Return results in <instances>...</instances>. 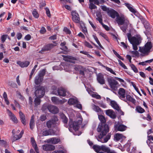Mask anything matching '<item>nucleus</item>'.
I'll list each match as a JSON object with an SVG mask.
<instances>
[{"mask_svg": "<svg viewBox=\"0 0 153 153\" xmlns=\"http://www.w3.org/2000/svg\"><path fill=\"white\" fill-rule=\"evenodd\" d=\"M51 89L53 90V91H52V94H55L54 93L56 92V91H58L56 87L55 86H53L51 87Z\"/></svg>", "mask_w": 153, "mask_h": 153, "instance_id": "obj_61", "label": "nucleus"}, {"mask_svg": "<svg viewBox=\"0 0 153 153\" xmlns=\"http://www.w3.org/2000/svg\"><path fill=\"white\" fill-rule=\"evenodd\" d=\"M43 149L45 151H52L54 150L55 149V146L52 145L46 144L42 146Z\"/></svg>", "mask_w": 153, "mask_h": 153, "instance_id": "obj_19", "label": "nucleus"}, {"mask_svg": "<svg viewBox=\"0 0 153 153\" xmlns=\"http://www.w3.org/2000/svg\"><path fill=\"white\" fill-rule=\"evenodd\" d=\"M19 136L20 135L19 134L18 135H14L12 137L13 141H15L21 138L19 137Z\"/></svg>", "mask_w": 153, "mask_h": 153, "instance_id": "obj_50", "label": "nucleus"}, {"mask_svg": "<svg viewBox=\"0 0 153 153\" xmlns=\"http://www.w3.org/2000/svg\"><path fill=\"white\" fill-rule=\"evenodd\" d=\"M141 20L146 29V31H144V33L148 36L149 34H150L149 24L148 23V22L144 19L142 18Z\"/></svg>", "mask_w": 153, "mask_h": 153, "instance_id": "obj_10", "label": "nucleus"}, {"mask_svg": "<svg viewBox=\"0 0 153 153\" xmlns=\"http://www.w3.org/2000/svg\"><path fill=\"white\" fill-rule=\"evenodd\" d=\"M108 81L110 87L112 90L114 91L117 90V85L118 83L117 81L112 78H108Z\"/></svg>", "mask_w": 153, "mask_h": 153, "instance_id": "obj_8", "label": "nucleus"}, {"mask_svg": "<svg viewBox=\"0 0 153 153\" xmlns=\"http://www.w3.org/2000/svg\"><path fill=\"white\" fill-rule=\"evenodd\" d=\"M54 93L56 95H58L62 97L68 96L70 94L69 91L62 88H58L57 91H56Z\"/></svg>", "mask_w": 153, "mask_h": 153, "instance_id": "obj_9", "label": "nucleus"}, {"mask_svg": "<svg viewBox=\"0 0 153 153\" xmlns=\"http://www.w3.org/2000/svg\"><path fill=\"white\" fill-rule=\"evenodd\" d=\"M106 114L111 118L115 119L116 117V115L115 112L111 109H108L105 111Z\"/></svg>", "mask_w": 153, "mask_h": 153, "instance_id": "obj_21", "label": "nucleus"}, {"mask_svg": "<svg viewBox=\"0 0 153 153\" xmlns=\"http://www.w3.org/2000/svg\"><path fill=\"white\" fill-rule=\"evenodd\" d=\"M71 72H73V74H76V67L75 65L73 66L72 68H71L70 70Z\"/></svg>", "mask_w": 153, "mask_h": 153, "instance_id": "obj_51", "label": "nucleus"}, {"mask_svg": "<svg viewBox=\"0 0 153 153\" xmlns=\"http://www.w3.org/2000/svg\"><path fill=\"white\" fill-rule=\"evenodd\" d=\"M34 88L35 90L34 94L35 96L39 98L42 97L45 94V90L43 87L40 85H35Z\"/></svg>", "mask_w": 153, "mask_h": 153, "instance_id": "obj_5", "label": "nucleus"}, {"mask_svg": "<svg viewBox=\"0 0 153 153\" xmlns=\"http://www.w3.org/2000/svg\"><path fill=\"white\" fill-rule=\"evenodd\" d=\"M89 8L91 10L97 8V7L93 3L90 2V4L89 5Z\"/></svg>", "mask_w": 153, "mask_h": 153, "instance_id": "obj_48", "label": "nucleus"}, {"mask_svg": "<svg viewBox=\"0 0 153 153\" xmlns=\"http://www.w3.org/2000/svg\"><path fill=\"white\" fill-rule=\"evenodd\" d=\"M136 110L138 112L142 113L145 112V111L140 106H137L136 107Z\"/></svg>", "mask_w": 153, "mask_h": 153, "instance_id": "obj_42", "label": "nucleus"}, {"mask_svg": "<svg viewBox=\"0 0 153 153\" xmlns=\"http://www.w3.org/2000/svg\"><path fill=\"white\" fill-rule=\"evenodd\" d=\"M110 105L114 109L117 111L120 110V108L117 103L114 101H111L110 102Z\"/></svg>", "mask_w": 153, "mask_h": 153, "instance_id": "obj_31", "label": "nucleus"}, {"mask_svg": "<svg viewBox=\"0 0 153 153\" xmlns=\"http://www.w3.org/2000/svg\"><path fill=\"white\" fill-rule=\"evenodd\" d=\"M72 19L74 22L76 24V10H73L71 13Z\"/></svg>", "mask_w": 153, "mask_h": 153, "instance_id": "obj_33", "label": "nucleus"}, {"mask_svg": "<svg viewBox=\"0 0 153 153\" xmlns=\"http://www.w3.org/2000/svg\"><path fill=\"white\" fill-rule=\"evenodd\" d=\"M31 142L33 144V146L34 147L35 151L37 153H39V149H38L35 140L33 137H31Z\"/></svg>", "mask_w": 153, "mask_h": 153, "instance_id": "obj_29", "label": "nucleus"}, {"mask_svg": "<svg viewBox=\"0 0 153 153\" xmlns=\"http://www.w3.org/2000/svg\"><path fill=\"white\" fill-rule=\"evenodd\" d=\"M63 31L67 34H70L71 33L70 30L66 27L64 28Z\"/></svg>", "mask_w": 153, "mask_h": 153, "instance_id": "obj_63", "label": "nucleus"}, {"mask_svg": "<svg viewBox=\"0 0 153 153\" xmlns=\"http://www.w3.org/2000/svg\"><path fill=\"white\" fill-rule=\"evenodd\" d=\"M17 63L22 68L27 67L30 64V62L28 61L21 62L18 61H17Z\"/></svg>", "mask_w": 153, "mask_h": 153, "instance_id": "obj_26", "label": "nucleus"}, {"mask_svg": "<svg viewBox=\"0 0 153 153\" xmlns=\"http://www.w3.org/2000/svg\"><path fill=\"white\" fill-rule=\"evenodd\" d=\"M43 79L40 76L37 75L35 78L34 82L35 84L36 85H38L41 84Z\"/></svg>", "mask_w": 153, "mask_h": 153, "instance_id": "obj_30", "label": "nucleus"}, {"mask_svg": "<svg viewBox=\"0 0 153 153\" xmlns=\"http://www.w3.org/2000/svg\"><path fill=\"white\" fill-rule=\"evenodd\" d=\"M85 45L87 47L90 48H92L93 47L90 44V43L88 42L85 41L84 43Z\"/></svg>", "mask_w": 153, "mask_h": 153, "instance_id": "obj_56", "label": "nucleus"}, {"mask_svg": "<svg viewBox=\"0 0 153 153\" xmlns=\"http://www.w3.org/2000/svg\"><path fill=\"white\" fill-rule=\"evenodd\" d=\"M40 120L42 121H45L47 119V117L46 115H42L40 117Z\"/></svg>", "mask_w": 153, "mask_h": 153, "instance_id": "obj_59", "label": "nucleus"}, {"mask_svg": "<svg viewBox=\"0 0 153 153\" xmlns=\"http://www.w3.org/2000/svg\"><path fill=\"white\" fill-rule=\"evenodd\" d=\"M68 103L70 105L76 104V100L73 98H70L68 100Z\"/></svg>", "mask_w": 153, "mask_h": 153, "instance_id": "obj_40", "label": "nucleus"}, {"mask_svg": "<svg viewBox=\"0 0 153 153\" xmlns=\"http://www.w3.org/2000/svg\"><path fill=\"white\" fill-rule=\"evenodd\" d=\"M127 36L128 40L133 46V49L135 51L138 49L137 46L141 42L142 39L140 35L132 36L130 33H128Z\"/></svg>", "mask_w": 153, "mask_h": 153, "instance_id": "obj_2", "label": "nucleus"}, {"mask_svg": "<svg viewBox=\"0 0 153 153\" xmlns=\"http://www.w3.org/2000/svg\"><path fill=\"white\" fill-rule=\"evenodd\" d=\"M7 111L9 113V115L10 117L11 120L14 123H17L18 121L17 118L12 113L11 111L9 109H7Z\"/></svg>", "mask_w": 153, "mask_h": 153, "instance_id": "obj_25", "label": "nucleus"}, {"mask_svg": "<svg viewBox=\"0 0 153 153\" xmlns=\"http://www.w3.org/2000/svg\"><path fill=\"white\" fill-rule=\"evenodd\" d=\"M113 51L114 54L119 59H121V60L123 61L124 59L122 58L116 51L114 50H113Z\"/></svg>", "mask_w": 153, "mask_h": 153, "instance_id": "obj_47", "label": "nucleus"}, {"mask_svg": "<svg viewBox=\"0 0 153 153\" xmlns=\"http://www.w3.org/2000/svg\"><path fill=\"white\" fill-rule=\"evenodd\" d=\"M69 131L73 132L74 135H76V134L73 132V130L75 132L76 131V122L75 121H74L73 120L70 119L69 122Z\"/></svg>", "mask_w": 153, "mask_h": 153, "instance_id": "obj_12", "label": "nucleus"}, {"mask_svg": "<svg viewBox=\"0 0 153 153\" xmlns=\"http://www.w3.org/2000/svg\"><path fill=\"white\" fill-rule=\"evenodd\" d=\"M52 101L55 104H58L59 99L56 97H52L51 98Z\"/></svg>", "mask_w": 153, "mask_h": 153, "instance_id": "obj_43", "label": "nucleus"}, {"mask_svg": "<svg viewBox=\"0 0 153 153\" xmlns=\"http://www.w3.org/2000/svg\"><path fill=\"white\" fill-rule=\"evenodd\" d=\"M60 117L63 122L65 124L67 123L68 121V119L65 114H61Z\"/></svg>", "mask_w": 153, "mask_h": 153, "instance_id": "obj_37", "label": "nucleus"}, {"mask_svg": "<svg viewBox=\"0 0 153 153\" xmlns=\"http://www.w3.org/2000/svg\"><path fill=\"white\" fill-rule=\"evenodd\" d=\"M126 95L125 90L123 88H120L118 91V96L119 98L124 101H126Z\"/></svg>", "mask_w": 153, "mask_h": 153, "instance_id": "obj_14", "label": "nucleus"}, {"mask_svg": "<svg viewBox=\"0 0 153 153\" xmlns=\"http://www.w3.org/2000/svg\"><path fill=\"white\" fill-rule=\"evenodd\" d=\"M114 127L116 130L121 131H125L127 128L126 126L120 124L119 122L115 123Z\"/></svg>", "mask_w": 153, "mask_h": 153, "instance_id": "obj_11", "label": "nucleus"}, {"mask_svg": "<svg viewBox=\"0 0 153 153\" xmlns=\"http://www.w3.org/2000/svg\"><path fill=\"white\" fill-rule=\"evenodd\" d=\"M46 71V69H43L40 71L38 75L43 79L44 76L45 75Z\"/></svg>", "mask_w": 153, "mask_h": 153, "instance_id": "obj_38", "label": "nucleus"}, {"mask_svg": "<svg viewBox=\"0 0 153 153\" xmlns=\"http://www.w3.org/2000/svg\"><path fill=\"white\" fill-rule=\"evenodd\" d=\"M3 98L4 99V101L6 103L7 105H9L10 104V102L8 100L7 95L6 92H4L3 95Z\"/></svg>", "mask_w": 153, "mask_h": 153, "instance_id": "obj_39", "label": "nucleus"}, {"mask_svg": "<svg viewBox=\"0 0 153 153\" xmlns=\"http://www.w3.org/2000/svg\"><path fill=\"white\" fill-rule=\"evenodd\" d=\"M78 15L77 14V23H79V27L81 29V31L85 34L88 33L87 30L85 26L84 23L82 21H79V18H78Z\"/></svg>", "mask_w": 153, "mask_h": 153, "instance_id": "obj_13", "label": "nucleus"}, {"mask_svg": "<svg viewBox=\"0 0 153 153\" xmlns=\"http://www.w3.org/2000/svg\"><path fill=\"white\" fill-rule=\"evenodd\" d=\"M101 8L102 10H103L104 11H106L107 13L108 11L110 10H109L108 8H107L105 6H101Z\"/></svg>", "mask_w": 153, "mask_h": 153, "instance_id": "obj_62", "label": "nucleus"}, {"mask_svg": "<svg viewBox=\"0 0 153 153\" xmlns=\"http://www.w3.org/2000/svg\"><path fill=\"white\" fill-rule=\"evenodd\" d=\"M116 21L119 25L125 24L127 25L129 23V22L127 18L123 14L118 16L116 19Z\"/></svg>", "mask_w": 153, "mask_h": 153, "instance_id": "obj_6", "label": "nucleus"}, {"mask_svg": "<svg viewBox=\"0 0 153 153\" xmlns=\"http://www.w3.org/2000/svg\"><path fill=\"white\" fill-rule=\"evenodd\" d=\"M97 79L98 82L100 84H105V81L103 75L101 73H99L97 75Z\"/></svg>", "mask_w": 153, "mask_h": 153, "instance_id": "obj_22", "label": "nucleus"}, {"mask_svg": "<svg viewBox=\"0 0 153 153\" xmlns=\"http://www.w3.org/2000/svg\"><path fill=\"white\" fill-rule=\"evenodd\" d=\"M43 136H46L48 135H57L58 133H56V131H54L53 129L51 130L49 129L48 130H46L43 131L42 132Z\"/></svg>", "mask_w": 153, "mask_h": 153, "instance_id": "obj_16", "label": "nucleus"}, {"mask_svg": "<svg viewBox=\"0 0 153 153\" xmlns=\"http://www.w3.org/2000/svg\"><path fill=\"white\" fill-rule=\"evenodd\" d=\"M126 101H125L126 102L127 100L134 104L136 102L135 100L131 97L130 95L126 94Z\"/></svg>", "mask_w": 153, "mask_h": 153, "instance_id": "obj_32", "label": "nucleus"}, {"mask_svg": "<svg viewBox=\"0 0 153 153\" xmlns=\"http://www.w3.org/2000/svg\"><path fill=\"white\" fill-rule=\"evenodd\" d=\"M91 107L92 109L94 111L97 113H98V114L99 113L101 114L102 113V111L98 106L93 104L91 105Z\"/></svg>", "mask_w": 153, "mask_h": 153, "instance_id": "obj_27", "label": "nucleus"}, {"mask_svg": "<svg viewBox=\"0 0 153 153\" xmlns=\"http://www.w3.org/2000/svg\"><path fill=\"white\" fill-rule=\"evenodd\" d=\"M99 33L100 35L102 36V37H103L104 39H105L106 40H108L107 37L106 35L105 34L102 32H100Z\"/></svg>", "mask_w": 153, "mask_h": 153, "instance_id": "obj_57", "label": "nucleus"}, {"mask_svg": "<svg viewBox=\"0 0 153 153\" xmlns=\"http://www.w3.org/2000/svg\"><path fill=\"white\" fill-rule=\"evenodd\" d=\"M153 61V59H152L149 60H146L145 62H140L138 63L139 65H146V63H150Z\"/></svg>", "mask_w": 153, "mask_h": 153, "instance_id": "obj_41", "label": "nucleus"}, {"mask_svg": "<svg viewBox=\"0 0 153 153\" xmlns=\"http://www.w3.org/2000/svg\"><path fill=\"white\" fill-rule=\"evenodd\" d=\"M152 47V45L150 42H147L145 45L144 47H139V51L143 54L147 55L150 51V50Z\"/></svg>", "mask_w": 153, "mask_h": 153, "instance_id": "obj_7", "label": "nucleus"}, {"mask_svg": "<svg viewBox=\"0 0 153 153\" xmlns=\"http://www.w3.org/2000/svg\"><path fill=\"white\" fill-rule=\"evenodd\" d=\"M47 108L49 111L53 114L58 113L59 111L58 108L53 105H50L48 106Z\"/></svg>", "mask_w": 153, "mask_h": 153, "instance_id": "obj_17", "label": "nucleus"}, {"mask_svg": "<svg viewBox=\"0 0 153 153\" xmlns=\"http://www.w3.org/2000/svg\"><path fill=\"white\" fill-rule=\"evenodd\" d=\"M19 114L22 123L24 125H26V120L25 115L21 111H20L19 112Z\"/></svg>", "mask_w": 153, "mask_h": 153, "instance_id": "obj_28", "label": "nucleus"}, {"mask_svg": "<svg viewBox=\"0 0 153 153\" xmlns=\"http://www.w3.org/2000/svg\"><path fill=\"white\" fill-rule=\"evenodd\" d=\"M126 137L122 134L117 133L114 135V139L116 141H118L121 139L124 140Z\"/></svg>", "mask_w": 153, "mask_h": 153, "instance_id": "obj_24", "label": "nucleus"}, {"mask_svg": "<svg viewBox=\"0 0 153 153\" xmlns=\"http://www.w3.org/2000/svg\"><path fill=\"white\" fill-rule=\"evenodd\" d=\"M130 66L131 69L135 73H137L138 72V69L133 64H131L130 65Z\"/></svg>", "mask_w": 153, "mask_h": 153, "instance_id": "obj_46", "label": "nucleus"}, {"mask_svg": "<svg viewBox=\"0 0 153 153\" xmlns=\"http://www.w3.org/2000/svg\"><path fill=\"white\" fill-rule=\"evenodd\" d=\"M7 36V35L5 34L2 36L1 37V40L2 43H4L5 41Z\"/></svg>", "mask_w": 153, "mask_h": 153, "instance_id": "obj_54", "label": "nucleus"}, {"mask_svg": "<svg viewBox=\"0 0 153 153\" xmlns=\"http://www.w3.org/2000/svg\"><path fill=\"white\" fill-rule=\"evenodd\" d=\"M56 45H54L52 43L48 44L45 46L39 51V53H44L45 51H49L53 48Z\"/></svg>", "mask_w": 153, "mask_h": 153, "instance_id": "obj_15", "label": "nucleus"}, {"mask_svg": "<svg viewBox=\"0 0 153 153\" xmlns=\"http://www.w3.org/2000/svg\"><path fill=\"white\" fill-rule=\"evenodd\" d=\"M39 97H37L35 98L34 100V103L36 106H37L40 104L41 102L40 100Z\"/></svg>", "mask_w": 153, "mask_h": 153, "instance_id": "obj_45", "label": "nucleus"}, {"mask_svg": "<svg viewBox=\"0 0 153 153\" xmlns=\"http://www.w3.org/2000/svg\"><path fill=\"white\" fill-rule=\"evenodd\" d=\"M148 140L146 141V143L147 144H148L149 142H151L150 140L153 141V137L151 135H148Z\"/></svg>", "mask_w": 153, "mask_h": 153, "instance_id": "obj_60", "label": "nucleus"}, {"mask_svg": "<svg viewBox=\"0 0 153 153\" xmlns=\"http://www.w3.org/2000/svg\"><path fill=\"white\" fill-rule=\"evenodd\" d=\"M98 118L101 123L99 124L97 128V131L100 132L97 139L99 141L102 143H106L110 139L111 136L108 134L104 138L102 137L109 131V127L108 125L105 124L106 120L104 116L98 115Z\"/></svg>", "mask_w": 153, "mask_h": 153, "instance_id": "obj_1", "label": "nucleus"}, {"mask_svg": "<svg viewBox=\"0 0 153 153\" xmlns=\"http://www.w3.org/2000/svg\"><path fill=\"white\" fill-rule=\"evenodd\" d=\"M58 120L57 117H54L53 118L49 120L46 122V126L49 129L55 128L56 130L59 131L60 130V128L57 127V126L59 124V122H58Z\"/></svg>", "mask_w": 153, "mask_h": 153, "instance_id": "obj_3", "label": "nucleus"}, {"mask_svg": "<svg viewBox=\"0 0 153 153\" xmlns=\"http://www.w3.org/2000/svg\"><path fill=\"white\" fill-rule=\"evenodd\" d=\"M105 69L107 71L110 72L111 73L115 75H116V74L111 68L106 67L105 68Z\"/></svg>", "mask_w": 153, "mask_h": 153, "instance_id": "obj_52", "label": "nucleus"}, {"mask_svg": "<svg viewBox=\"0 0 153 153\" xmlns=\"http://www.w3.org/2000/svg\"><path fill=\"white\" fill-rule=\"evenodd\" d=\"M93 97L97 99H100L101 98V96L97 94H92Z\"/></svg>", "mask_w": 153, "mask_h": 153, "instance_id": "obj_53", "label": "nucleus"}, {"mask_svg": "<svg viewBox=\"0 0 153 153\" xmlns=\"http://www.w3.org/2000/svg\"><path fill=\"white\" fill-rule=\"evenodd\" d=\"M119 64L124 69H127V68L125 65L120 60H118Z\"/></svg>", "mask_w": 153, "mask_h": 153, "instance_id": "obj_49", "label": "nucleus"}, {"mask_svg": "<svg viewBox=\"0 0 153 153\" xmlns=\"http://www.w3.org/2000/svg\"><path fill=\"white\" fill-rule=\"evenodd\" d=\"M47 142L48 143L56 144L60 143V140L57 137H52L48 139L47 140Z\"/></svg>", "mask_w": 153, "mask_h": 153, "instance_id": "obj_20", "label": "nucleus"}, {"mask_svg": "<svg viewBox=\"0 0 153 153\" xmlns=\"http://www.w3.org/2000/svg\"><path fill=\"white\" fill-rule=\"evenodd\" d=\"M77 108L80 110H82V106L81 104L77 100Z\"/></svg>", "mask_w": 153, "mask_h": 153, "instance_id": "obj_64", "label": "nucleus"}, {"mask_svg": "<svg viewBox=\"0 0 153 153\" xmlns=\"http://www.w3.org/2000/svg\"><path fill=\"white\" fill-rule=\"evenodd\" d=\"M92 148L95 152L98 153L101 150V146L97 145H94L93 146Z\"/></svg>", "mask_w": 153, "mask_h": 153, "instance_id": "obj_36", "label": "nucleus"}, {"mask_svg": "<svg viewBox=\"0 0 153 153\" xmlns=\"http://www.w3.org/2000/svg\"><path fill=\"white\" fill-rule=\"evenodd\" d=\"M35 125L34 121V116H32L30 123V126L31 129H33Z\"/></svg>", "mask_w": 153, "mask_h": 153, "instance_id": "obj_35", "label": "nucleus"}, {"mask_svg": "<svg viewBox=\"0 0 153 153\" xmlns=\"http://www.w3.org/2000/svg\"><path fill=\"white\" fill-rule=\"evenodd\" d=\"M82 118L80 114H77V135H80L85 127V124L82 123Z\"/></svg>", "mask_w": 153, "mask_h": 153, "instance_id": "obj_4", "label": "nucleus"}, {"mask_svg": "<svg viewBox=\"0 0 153 153\" xmlns=\"http://www.w3.org/2000/svg\"><path fill=\"white\" fill-rule=\"evenodd\" d=\"M101 150L103 151L104 153H109L111 151L108 147L103 145L101 146Z\"/></svg>", "mask_w": 153, "mask_h": 153, "instance_id": "obj_34", "label": "nucleus"}, {"mask_svg": "<svg viewBox=\"0 0 153 153\" xmlns=\"http://www.w3.org/2000/svg\"><path fill=\"white\" fill-rule=\"evenodd\" d=\"M131 84L132 86L134 88L135 90L139 94H140V92H139V89L136 86V85L133 82H131Z\"/></svg>", "mask_w": 153, "mask_h": 153, "instance_id": "obj_55", "label": "nucleus"}, {"mask_svg": "<svg viewBox=\"0 0 153 153\" xmlns=\"http://www.w3.org/2000/svg\"><path fill=\"white\" fill-rule=\"evenodd\" d=\"M32 14L35 18H37L39 17V14L36 9H34L33 10L32 12Z\"/></svg>", "mask_w": 153, "mask_h": 153, "instance_id": "obj_44", "label": "nucleus"}, {"mask_svg": "<svg viewBox=\"0 0 153 153\" xmlns=\"http://www.w3.org/2000/svg\"><path fill=\"white\" fill-rule=\"evenodd\" d=\"M108 15L112 18L114 19L119 16L118 13L113 10H110L108 12Z\"/></svg>", "mask_w": 153, "mask_h": 153, "instance_id": "obj_23", "label": "nucleus"}, {"mask_svg": "<svg viewBox=\"0 0 153 153\" xmlns=\"http://www.w3.org/2000/svg\"><path fill=\"white\" fill-rule=\"evenodd\" d=\"M62 56L64 60L72 63H75L76 60L75 57L70 56L63 55Z\"/></svg>", "mask_w": 153, "mask_h": 153, "instance_id": "obj_18", "label": "nucleus"}, {"mask_svg": "<svg viewBox=\"0 0 153 153\" xmlns=\"http://www.w3.org/2000/svg\"><path fill=\"white\" fill-rule=\"evenodd\" d=\"M46 13L47 14V16L50 17L51 16V15L50 13V12L49 9L47 7L45 8Z\"/></svg>", "mask_w": 153, "mask_h": 153, "instance_id": "obj_58", "label": "nucleus"}]
</instances>
